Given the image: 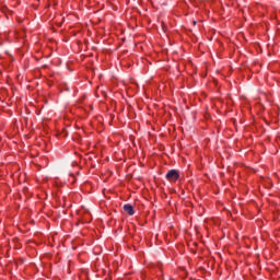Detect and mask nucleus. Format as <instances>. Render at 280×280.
Returning <instances> with one entry per match:
<instances>
[{
	"label": "nucleus",
	"mask_w": 280,
	"mask_h": 280,
	"mask_svg": "<svg viewBox=\"0 0 280 280\" xmlns=\"http://www.w3.org/2000/svg\"><path fill=\"white\" fill-rule=\"evenodd\" d=\"M124 211L128 213V215H132L135 213V208L132 207V205H125Z\"/></svg>",
	"instance_id": "2"
},
{
	"label": "nucleus",
	"mask_w": 280,
	"mask_h": 280,
	"mask_svg": "<svg viewBox=\"0 0 280 280\" xmlns=\"http://www.w3.org/2000/svg\"><path fill=\"white\" fill-rule=\"evenodd\" d=\"M178 178H180V172H178L176 170H171L166 174V179L170 183H176V180H178Z\"/></svg>",
	"instance_id": "1"
}]
</instances>
